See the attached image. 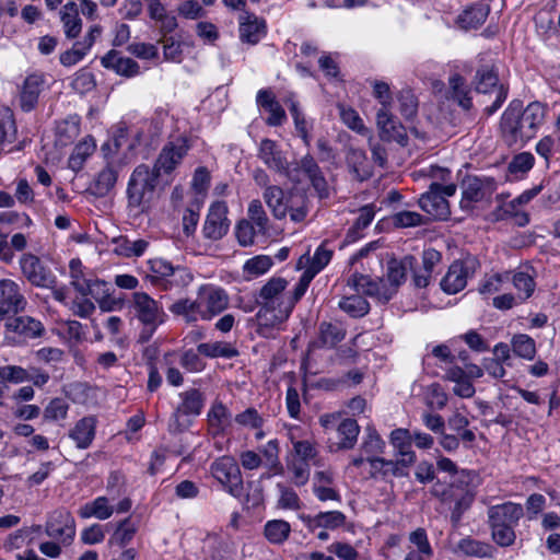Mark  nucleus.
<instances>
[{"label": "nucleus", "mask_w": 560, "mask_h": 560, "mask_svg": "<svg viewBox=\"0 0 560 560\" xmlns=\"http://www.w3.org/2000/svg\"><path fill=\"white\" fill-rule=\"evenodd\" d=\"M338 306L342 312L353 318L363 317L370 311L369 302L359 293L342 298Z\"/></svg>", "instance_id": "obj_47"}, {"label": "nucleus", "mask_w": 560, "mask_h": 560, "mask_svg": "<svg viewBox=\"0 0 560 560\" xmlns=\"http://www.w3.org/2000/svg\"><path fill=\"white\" fill-rule=\"evenodd\" d=\"M415 265L416 258L411 255H407L401 259L393 258L388 260L385 280L389 287L394 288L395 294L398 287L405 282L407 273L413 270Z\"/></svg>", "instance_id": "obj_27"}, {"label": "nucleus", "mask_w": 560, "mask_h": 560, "mask_svg": "<svg viewBox=\"0 0 560 560\" xmlns=\"http://www.w3.org/2000/svg\"><path fill=\"white\" fill-rule=\"evenodd\" d=\"M249 221L256 225L257 231L265 234L268 228V217L259 200H253L248 206Z\"/></svg>", "instance_id": "obj_62"}, {"label": "nucleus", "mask_w": 560, "mask_h": 560, "mask_svg": "<svg viewBox=\"0 0 560 560\" xmlns=\"http://www.w3.org/2000/svg\"><path fill=\"white\" fill-rule=\"evenodd\" d=\"M46 86V77L42 72L30 73L20 90V106L23 112L33 110Z\"/></svg>", "instance_id": "obj_21"}, {"label": "nucleus", "mask_w": 560, "mask_h": 560, "mask_svg": "<svg viewBox=\"0 0 560 560\" xmlns=\"http://www.w3.org/2000/svg\"><path fill=\"white\" fill-rule=\"evenodd\" d=\"M19 264L22 275L32 285L54 288L57 284L55 275L42 264L36 255L31 253L23 254Z\"/></svg>", "instance_id": "obj_13"}, {"label": "nucleus", "mask_w": 560, "mask_h": 560, "mask_svg": "<svg viewBox=\"0 0 560 560\" xmlns=\"http://www.w3.org/2000/svg\"><path fill=\"white\" fill-rule=\"evenodd\" d=\"M266 22L254 13L244 11L240 16V38L242 42L256 45L266 35Z\"/></svg>", "instance_id": "obj_25"}, {"label": "nucleus", "mask_w": 560, "mask_h": 560, "mask_svg": "<svg viewBox=\"0 0 560 560\" xmlns=\"http://www.w3.org/2000/svg\"><path fill=\"white\" fill-rule=\"evenodd\" d=\"M198 291L207 320H211L228 308L230 299L222 288L206 284L201 285Z\"/></svg>", "instance_id": "obj_19"}, {"label": "nucleus", "mask_w": 560, "mask_h": 560, "mask_svg": "<svg viewBox=\"0 0 560 560\" xmlns=\"http://www.w3.org/2000/svg\"><path fill=\"white\" fill-rule=\"evenodd\" d=\"M339 114L342 122L353 131L360 133V135H366L368 128L365 127L362 118L358 114L357 110H354L351 107H346L343 105H339Z\"/></svg>", "instance_id": "obj_58"}, {"label": "nucleus", "mask_w": 560, "mask_h": 560, "mask_svg": "<svg viewBox=\"0 0 560 560\" xmlns=\"http://www.w3.org/2000/svg\"><path fill=\"white\" fill-rule=\"evenodd\" d=\"M490 12L488 4L477 2L464 10L457 18V24L463 30L478 28L485 23Z\"/></svg>", "instance_id": "obj_34"}, {"label": "nucleus", "mask_w": 560, "mask_h": 560, "mask_svg": "<svg viewBox=\"0 0 560 560\" xmlns=\"http://www.w3.org/2000/svg\"><path fill=\"white\" fill-rule=\"evenodd\" d=\"M45 533L51 538L60 539L65 545H70L75 536V521L69 511L56 510L46 522Z\"/></svg>", "instance_id": "obj_15"}, {"label": "nucleus", "mask_w": 560, "mask_h": 560, "mask_svg": "<svg viewBox=\"0 0 560 560\" xmlns=\"http://www.w3.org/2000/svg\"><path fill=\"white\" fill-rule=\"evenodd\" d=\"M376 126L382 139L400 142L404 137V128L390 113V107H380L376 113Z\"/></svg>", "instance_id": "obj_26"}, {"label": "nucleus", "mask_w": 560, "mask_h": 560, "mask_svg": "<svg viewBox=\"0 0 560 560\" xmlns=\"http://www.w3.org/2000/svg\"><path fill=\"white\" fill-rule=\"evenodd\" d=\"M256 102L258 106L269 113V117L266 119V124L268 126H281L287 119L284 109L270 90H259L256 96Z\"/></svg>", "instance_id": "obj_29"}, {"label": "nucleus", "mask_w": 560, "mask_h": 560, "mask_svg": "<svg viewBox=\"0 0 560 560\" xmlns=\"http://www.w3.org/2000/svg\"><path fill=\"white\" fill-rule=\"evenodd\" d=\"M451 96L460 107L468 110L471 108L470 90L466 85L464 78L454 74L450 78Z\"/></svg>", "instance_id": "obj_51"}, {"label": "nucleus", "mask_w": 560, "mask_h": 560, "mask_svg": "<svg viewBox=\"0 0 560 560\" xmlns=\"http://www.w3.org/2000/svg\"><path fill=\"white\" fill-rule=\"evenodd\" d=\"M385 441L377 433L375 428L368 427L365 429V435L361 443V452L368 456H374L376 454H381L385 450Z\"/></svg>", "instance_id": "obj_53"}, {"label": "nucleus", "mask_w": 560, "mask_h": 560, "mask_svg": "<svg viewBox=\"0 0 560 560\" xmlns=\"http://www.w3.org/2000/svg\"><path fill=\"white\" fill-rule=\"evenodd\" d=\"M488 524H500L505 526H516L524 516V509L520 503L504 502L492 505L488 509Z\"/></svg>", "instance_id": "obj_22"}, {"label": "nucleus", "mask_w": 560, "mask_h": 560, "mask_svg": "<svg viewBox=\"0 0 560 560\" xmlns=\"http://www.w3.org/2000/svg\"><path fill=\"white\" fill-rule=\"evenodd\" d=\"M272 264V259L269 256H256L245 262L244 272L249 277H258L266 273Z\"/></svg>", "instance_id": "obj_60"}, {"label": "nucleus", "mask_w": 560, "mask_h": 560, "mask_svg": "<svg viewBox=\"0 0 560 560\" xmlns=\"http://www.w3.org/2000/svg\"><path fill=\"white\" fill-rule=\"evenodd\" d=\"M441 258L442 256L440 252L433 248H429L423 252L422 267L418 270L415 268L412 270V280L417 288H425L429 285L434 273V268L440 264Z\"/></svg>", "instance_id": "obj_31"}, {"label": "nucleus", "mask_w": 560, "mask_h": 560, "mask_svg": "<svg viewBox=\"0 0 560 560\" xmlns=\"http://www.w3.org/2000/svg\"><path fill=\"white\" fill-rule=\"evenodd\" d=\"M456 551L466 557L490 559L494 556L495 549L489 542L465 537L457 542Z\"/></svg>", "instance_id": "obj_39"}, {"label": "nucleus", "mask_w": 560, "mask_h": 560, "mask_svg": "<svg viewBox=\"0 0 560 560\" xmlns=\"http://www.w3.org/2000/svg\"><path fill=\"white\" fill-rule=\"evenodd\" d=\"M264 200L276 219H283L288 214L289 199L284 200V191L279 186H267Z\"/></svg>", "instance_id": "obj_41"}, {"label": "nucleus", "mask_w": 560, "mask_h": 560, "mask_svg": "<svg viewBox=\"0 0 560 560\" xmlns=\"http://www.w3.org/2000/svg\"><path fill=\"white\" fill-rule=\"evenodd\" d=\"M231 419V412L221 401L214 402L208 412V422L213 436L225 432Z\"/></svg>", "instance_id": "obj_43"}, {"label": "nucleus", "mask_w": 560, "mask_h": 560, "mask_svg": "<svg viewBox=\"0 0 560 560\" xmlns=\"http://www.w3.org/2000/svg\"><path fill=\"white\" fill-rule=\"evenodd\" d=\"M114 513V506L109 504V501L106 497H97L91 502L82 505L78 514L81 518H90L95 517L101 521L109 518Z\"/></svg>", "instance_id": "obj_40"}, {"label": "nucleus", "mask_w": 560, "mask_h": 560, "mask_svg": "<svg viewBox=\"0 0 560 560\" xmlns=\"http://www.w3.org/2000/svg\"><path fill=\"white\" fill-rule=\"evenodd\" d=\"M307 212V199L304 195H295L289 199L288 213L293 222H302Z\"/></svg>", "instance_id": "obj_61"}, {"label": "nucleus", "mask_w": 560, "mask_h": 560, "mask_svg": "<svg viewBox=\"0 0 560 560\" xmlns=\"http://www.w3.org/2000/svg\"><path fill=\"white\" fill-rule=\"evenodd\" d=\"M456 185H441L433 182L429 186V190L419 198L420 208L435 220H447L451 210L447 197H452L456 192Z\"/></svg>", "instance_id": "obj_6"}, {"label": "nucleus", "mask_w": 560, "mask_h": 560, "mask_svg": "<svg viewBox=\"0 0 560 560\" xmlns=\"http://www.w3.org/2000/svg\"><path fill=\"white\" fill-rule=\"evenodd\" d=\"M300 520L310 532L318 528L335 530L346 524L347 517L340 511L319 512L316 515L301 514Z\"/></svg>", "instance_id": "obj_23"}, {"label": "nucleus", "mask_w": 560, "mask_h": 560, "mask_svg": "<svg viewBox=\"0 0 560 560\" xmlns=\"http://www.w3.org/2000/svg\"><path fill=\"white\" fill-rule=\"evenodd\" d=\"M26 305L20 285L11 279L0 280V319L7 314L18 313Z\"/></svg>", "instance_id": "obj_20"}, {"label": "nucleus", "mask_w": 560, "mask_h": 560, "mask_svg": "<svg viewBox=\"0 0 560 560\" xmlns=\"http://www.w3.org/2000/svg\"><path fill=\"white\" fill-rule=\"evenodd\" d=\"M190 147L189 140L185 136L171 138L161 149L151 170L159 177L161 175H171L182 164Z\"/></svg>", "instance_id": "obj_7"}, {"label": "nucleus", "mask_w": 560, "mask_h": 560, "mask_svg": "<svg viewBox=\"0 0 560 560\" xmlns=\"http://www.w3.org/2000/svg\"><path fill=\"white\" fill-rule=\"evenodd\" d=\"M476 91L481 94L494 95V101L486 107L489 115L497 112L508 97V88L499 83L498 74L492 67L479 68L475 77Z\"/></svg>", "instance_id": "obj_11"}, {"label": "nucleus", "mask_w": 560, "mask_h": 560, "mask_svg": "<svg viewBox=\"0 0 560 560\" xmlns=\"http://www.w3.org/2000/svg\"><path fill=\"white\" fill-rule=\"evenodd\" d=\"M8 334H14L22 339H32L42 335L44 327L39 320L28 316H18L5 323Z\"/></svg>", "instance_id": "obj_28"}, {"label": "nucleus", "mask_w": 560, "mask_h": 560, "mask_svg": "<svg viewBox=\"0 0 560 560\" xmlns=\"http://www.w3.org/2000/svg\"><path fill=\"white\" fill-rule=\"evenodd\" d=\"M346 161L348 167L358 180L363 182L371 176V171L368 166L366 154L363 150L349 148L346 154Z\"/></svg>", "instance_id": "obj_44"}, {"label": "nucleus", "mask_w": 560, "mask_h": 560, "mask_svg": "<svg viewBox=\"0 0 560 560\" xmlns=\"http://www.w3.org/2000/svg\"><path fill=\"white\" fill-rule=\"evenodd\" d=\"M182 402L175 409L170 418L168 429L171 432H180L183 430V425L179 422V418L182 415H194L198 416L203 407V396L202 394L196 389H189L180 394Z\"/></svg>", "instance_id": "obj_17"}, {"label": "nucleus", "mask_w": 560, "mask_h": 560, "mask_svg": "<svg viewBox=\"0 0 560 560\" xmlns=\"http://www.w3.org/2000/svg\"><path fill=\"white\" fill-rule=\"evenodd\" d=\"M389 443L394 448L396 462L406 470L412 466L417 456L412 451V435L407 429H395L389 434Z\"/></svg>", "instance_id": "obj_18"}, {"label": "nucleus", "mask_w": 560, "mask_h": 560, "mask_svg": "<svg viewBox=\"0 0 560 560\" xmlns=\"http://www.w3.org/2000/svg\"><path fill=\"white\" fill-rule=\"evenodd\" d=\"M409 541L417 548L415 551L431 558L433 556V549L429 542L428 535L424 528H417L409 534Z\"/></svg>", "instance_id": "obj_63"}, {"label": "nucleus", "mask_w": 560, "mask_h": 560, "mask_svg": "<svg viewBox=\"0 0 560 560\" xmlns=\"http://www.w3.org/2000/svg\"><path fill=\"white\" fill-rule=\"evenodd\" d=\"M197 350L208 358L232 359L238 355V351L229 342L215 341L199 343Z\"/></svg>", "instance_id": "obj_46"}, {"label": "nucleus", "mask_w": 560, "mask_h": 560, "mask_svg": "<svg viewBox=\"0 0 560 560\" xmlns=\"http://www.w3.org/2000/svg\"><path fill=\"white\" fill-rule=\"evenodd\" d=\"M71 285L82 295H94V287L103 285L100 280L85 279L82 270V262L74 258L69 262Z\"/></svg>", "instance_id": "obj_35"}, {"label": "nucleus", "mask_w": 560, "mask_h": 560, "mask_svg": "<svg viewBox=\"0 0 560 560\" xmlns=\"http://www.w3.org/2000/svg\"><path fill=\"white\" fill-rule=\"evenodd\" d=\"M288 281L273 277L255 294V301L260 307L256 314L257 332L269 337L272 330L284 323L291 314V302L287 298Z\"/></svg>", "instance_id": "obj_1"}, {"label": "nucleus", "mask_w": 560, "mask_h": 560, "mask_svg": "<svg viewBox=\"0 0 560 560\" xmlns=\"http://www.w3.org/2000/svg\"><path fill=\"white\" fill-rule=\"evenodd\" d=\"M511 280L510 273H494L487 277L479 287L481 294H493L502 290L503 284Z\"/></svg>", "instance_id": "obj_64"}, {"label": "nucleus", "mask_w": 560, "mask_h": 560, "mask_svg": "<svg viewBox=\"0 0 560 560\" xmlns=\"http://www.w3.org/2000/svg\"><path fill=\"white\" fill-rule=\"evenodd\" d=\"M16 132L18 129L13 114L5 109L0 114V150L15 141Z\"/></svg>", "instance_id": "obj_52"}, {"label": "nucleus", "mask_w": 560, "mask_h": 560, "mask_svg": "<svg viewBox=\"0 0 560 560\" xmlns=\"http://www.w3.org/2000/svg\"><path fill=\"white\" fill-rule=\"evenodd\" d=\"M477 475L472 470L462 469L456 472L447 487L436 482L431 493L443 503L454 502L452 517L458 520L469 509L475 499L474 481Z\"/></svg>", "instance_id": "obj_4"}, {"label": "nucleus", "mask_w": 560, "mask_h": 560, "mask_svg": "<svg viewBox=\"0 0 560 560\" xmlns=\"http://www.w3.org/2000/svg\"><path fill=\"white\" fill-rule=\"evenodd\" d=\"M101 63L104 68L112 69L117 74L127 78L135 77L140 72V67L137 61L131 58L121 57L116 50H109L102 57Z\"/></svg>", "instance_id": "obj_30"}, {"label": "nucleus", "mask_w": 560, "mask_h": 560, "mask_svg": "<svg viewBox=\"0 0 560 560\" xmlns=\"http://www.w3.org/2000/svg\"><path fill=\"white\" fill-rule=\"evenodd\" d=\"M69 404L62 398H54L44 409V419L59 421L67 418Z\"/></svg>", "instance_id": "obj_59"}, {"label": "nucleus", "mask_w": 560, "mask_h": 560, "mask_svg": "<svg viewBox=\"0 0 560 560\" xmlns=\"http://www.w3.org/2000/svg\"><path fill=\"white\" fill-rule=\"evenodd\" d=\"M546 117V107L539 102L529 103L523 110L508 107L501 117V132L510 147L522 148L536 137Z\"/></svg>", "instance_id": "obj_2"}, {"label": "nucleus", "mask_w": 560, "mask_h": 560, "mask_svg": "<svg viewBox=\"0 0 560 560\" xmlns=\"http://www.w3.org/2000/svg\"><path fill=\"white\" fill-rule=\"evenodd\" d=\"M291 525L283 520H271L265 524L264 535L273 545L283 544L290 536Z\"/></svg>", "instance_id": "obj_49"}, {"label": "nucleus", "mask_w": 560, "mask_h": 560, "mask_svg": "<svg viewBox=\"0 0 560 560\" xmlns=\"http://www.w3.org/2000/svg\"><path fill=\"white\" fill-rule=\"evenodd\" d=\"M375 217V207L373 205H366L360 208L359 217L353 223L352 228L349 229L345 242L352 243L362 237L361 231L368 228Z\"/></svg>", "instance_id": "obj_45"}, {"label": "nucleus", "mask_w": 560, "mask_h": 560, "mask_svg": "<svg viewBox=\"0 0 560 560\" xmlns=\"http://www.w3.org/2000/svg\"><path fill=\"white\" fill-rule=\"evenodd\" d=\"M513 352L526 360H533L536 354V345L528 335L520 334L512 338Z\"/></svg>", "instance_id": "obj_54"}, {"label": "nucleus", "mask_w": 560, "mask_h": 560, "mask_svg": "<svg viewBox=\"0 0 560 560\" xmlns=\"http://www.w3.org/2000/svg\"><path fill=\"white\" fill-rule=\"evenodd\" d=\"M130 308L143 326L139 334V341L145 343L156 328L165 322L166 314L163 306L145 292H133Z\"/></svg>", "instance_id": "obj_5"}, {"label": "nucleus", "mask_w": 560, "mask_h": 560, "mask_svg": "<svg viewBox=\"0 0 560 560\" xmlns=\"http://www.w3.org/2000/svg\"><path fill=\"white\" fill-rule=\"evenodd\" d=\"M366 462L370 464L372 477H406L408 475V470L393 459H386L378 456H368Z\"/></svg>", "instance_id": "obj_37"}, {"label": "nucleus", "mask_w": 560, "mask_h": 560, "mask_svg": "<svg viewBox=\"0 0 560 560\" xmlns=\"http://www.w3.org/2000/svg\"><path fill=\"white\" fill-rule=\"evenodd\" d=\"M213 478L233 497L243 492V478L237 462L232 456H221L210 466Z\"/></svg>", "instance_id": "obj_9"}, {"label": "nucleus", "mask_w": 560, "mask_h": 560, "mask_svg": "<svg viewBox=\"0 0 560 560\" xmlns=\"http://www.w3.org/2000/svg\"><path fill=\"white\" fill-rule=\"evenodd\" d=\"M495 189L497 183L491 177H465L462 182L460 208L467 211L471 210L474 203L489 200Z\"/></svg>", "instance_id": "obj_10"}, {"label": "nucleus", "mask_w": 560, "mask_h": 560, "mask_svg": "<svg viewBox=\"0 0 560 560\" xmlns=\"http://www.w3.org/2000/svg\"><path fill=\"white\" fill-rule=\"evenodd\" d=\"M346 337V329L339 323L322 322L318 326L319 347L334 348Z\"/></svg>", "instance_id": "obj_42"}, {"label": "nucleus", "mask_w": 560, "mask_h": 560, "mask_svg": "<svg viewBox=\"0 0 560 560\" xmlns=\"http://www.w3.org/2000/svg\"><path fill=\"white\" fill-rule=\"evenodd\" d=\"M257 156L269 170L285 175L293 183L301 182V178L295 174L296 170H290L287 158L276 141L268 138L262 139L258 147Z\"/></svg>", "instance_id": "obj_12"}, {"label": "nucleus", "mask_w": 560, "mask_h": 560, "mask_svg": "<svg viewBox=\"0 0 560 560\" xmlns=\"http://www.w3.org/2000/svg\"><path fill=\"white\" fill-rule=\"evenodd\" d=\"M60 20L63 33L67 38H77L82 31V20L79 15L78 4L75 2L66 3L60 10Z\"/></svg>", "instance_id": "obj_38"}, {"label": "nucleus", "mask_w": 560, "mask_h": 560, "mask_svg": "<svg viewBox=\"0 0 560 560\" xmlns=\"http://www.w3.org/2000/svg\"><path fill=\"white\" fill-rule=\"evenodd\" d=\"M96 422L95 417L88 416L80 419L69 431V438L78 448L85 450L92 444L95 438Z\"/></svg>", "instance_id": "obj_32"}, {"label": "nucleus", "mask_w": 560, "mask_h": 560, "mask_svg": "<svg viewBox=\"0 0 560 560\" xmlns=\"http://www.w3.org/2000/svg\"><path fill=\"white\" fill-rule=\"evenodd\" d=\"M479 268L478 260L472 256L455 260L441 279L440 287L447 294H456L464 290L468 279L472 278Z\"/></svg>", "instance_id": "obj_8"}, {"label": "nucleus", "mask_w": 560, "mask_h": 560, "mask_svg": "<svg viewBox=\"0 0 560 560\" xmlns=\"http://www.w3.org/2000/svg\"><path fill=\"white\" fill-rule=\"evenodd\" d=\"M159 176L147 164H139L131 173L127 189L129 215L139 217L149 212L155 195Z\"/></svg>", "instance_id": "obj_3"}, {"label": "nucleus", "mask_w": 560, "mask_h": 560, "mask_svg": "<svg viewBox=\"0 0 560 560\" xmlns=\"http://www.w3.org/2000/svg\"><path fill=\"white\" fill-rule=\"evenodd\" d=\"M115 243V253L127 258L142 256L149 246V242L143 238L129 240L122 236L117 238Z\"/></svg>", "instance_id": "obj_50"}, {"label": "nucleus", "mask_w": 560, "mask_h": 560, "mask_svg": "<svg viewBox=\"0 0 560 560\" xmlns=\"http://www.w3.org/2000/svg\"><path fill=\"white\" fill-rule=\"evenodd\" d=\"M95 150V143L92 138H85L82 141H80L73 149L69 160H68V166L73 172H79L86 159L93 154Z\"/></svg>", "instance_id": "obj_48"}, {"label": "nucleus", "mask_w": 560, "mask_h": 560, "mask_svg": "<svg viewBox=\"0 0 560 560\" xmlns=\"http://www.w3.org/2000/svg\"><path fill=\"white\" fill-rule=\"evenodd\" d=\"M522 205L515 202V198L502 205L499 209L501 213L498 214L500 219L514 218L518 226H525L529 222L528 214L521 210Z\"/></svg>", "instance_id": "obj_57"}, {"label": "nucleus", "mask_w": 560, "mask_h": 560, "mask_svg": "<svg viewBox=\"0 0 560 560\" xmlns=\"http://www.w3.org/2000/svg\"><path fill=\"white\" fill-rule=\"evenodd\" d=\"M336 442L329 445L331 452L352 450L358 442L360 427L357 420L342 419L336 428Z\"/></svg>", "instance_id": "obj_24"}, {"label": "nucleus", "mask_w": 560, "mask_h": 560, "mask_svg": "<svg viewBox=\"0 0 560 560\" xmlns=\"http://www.w3.org/2000/svg\"><path fill=\"white\" fill-rule=\"evenodd\" d=\"M226 214L228 206L224 201H217L211 205L202 228L206 238L218 241L228 233L230 222Z\"/></svg>", "instance_id": "obj_16"}, {"label": "nucleus", "mask_w": 560, "mask_h": 560, "mask_svg": "<svg viewBox=\"0 0 560 560\" xmlns=\"http://www.w3.org/2000/svg\"><path fill=\"white\" fill-rule=\"evenodd\" d=\"M491 529L492 540L500 547H510L516 540L514 526H505L500 524H488Z\"/></svg>", "instance_id": "obj_55"}, {"label": "nucleus", "mask_w": 560, "mask_h": 560, "mask_svg": "<svg viewBox=\"0 0 560 560\" xmlns=\"http://www.w3.org/2000/svg\"><path fill=\"white\" fill-rule=\"evenodd\" d=\"M399 112L407 120H411L418 113V101L410 90H402L397 95Z\"/></svg>", "instance_id": "obj_56"}, {"label": "nucleus", "mask_w": 560, "mask_h": 560, "mask_svg": "<svg viewBox=\"0 0 560 560\" xmlns=\"http://www.w3.org/2000/svg\"><path fill=\"white\" fill-rule=\"evenodd\" d=\"M347 283L358 293L375 298L382 303H387L395 295L394 288L389 287L383 278L373 280L368 276L355 273L348 279Z\"/></svg>", "instance_id": "obj_14"}, {"label": "nucleus", "mask_w": 560, "mask_h": 560, "mask_svg": "<svg viewBox=\"0 0 560 560\" xmlns=\"http://www.w3.org/2000/svg\"><path fill=\"white\" fill-rule=\"evenodd\" d=\"M118 178V170L107 165L101 170L89 186V191L95 197H105L115 187Z\"/></svg>", "instance_id": "obj_36"}, {"label": "nucleus", "mask_w": 560, "mask_h": 560, "mask_svg": "<svg viewBox=\"0 0 560 560\" xmlns=\"http://www.w3.org/2000/svg\"><path fill=\"white\" fill-rule=\"evenodd\" d=\"M334 252L326 247V242L322 243L315 250L312 257L302 256L299 259V267L304 266L305 272L311 275V277H315L318 272H320L331 260Z\"/></svg>", "instance_id": "obj_33"}]
</instances>
